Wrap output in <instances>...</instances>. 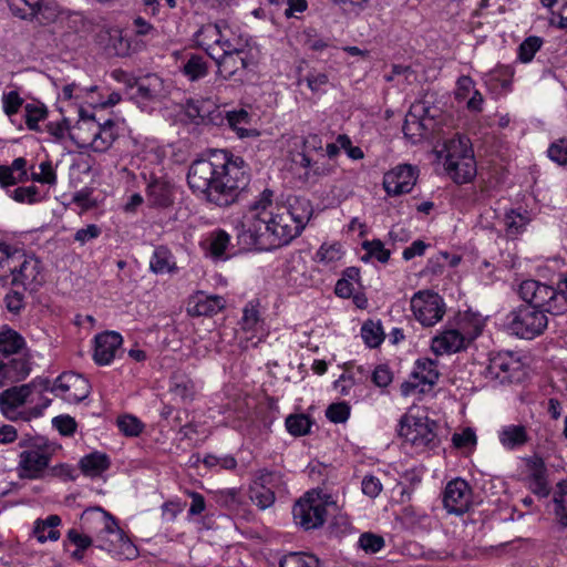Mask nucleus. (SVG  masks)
Returning <instances> with one entry per match:
<instances>
[{"label":"nucleus","instance_id":"42","mask_svg":"<svg viewBox=\"0 0 567 567\" xmlns=\"http://www.w3.org/2000/svg\"><path fill=\"white\" fill-rule=\"evenodd\" d=\"M68 33H95V25L82 13L73 12L65 18Z\"/></svg>","mask_w":567,"mask_h":567},{"label":"nucleus","instance_id":"32","mask_svg":"<svg viewBox=\"0 0 567 567\" xmlns=\"http://www.w3.org/2000/svg\"><path fill=\"white\" fill-rule=\"evenodd\" d=\"M25 348L23 337L16 330L4 328L0 331V352L1 355H16L21 354Z\"/></svg>","mask_w":567,"mask_h":567},{"label":"nucleus","instance_id":"63","mask_svg":"<svg viewBox=\"0 0 567 567\" xmlns=\"http://www.w3.org/2000/svg\"><path fill=\"white\" fill-rule=\"evenodd\" d=\"M372 381L377 386L385 388L392 382V372L384 365H378L372 373Z\"/></svg>","mask_w":567,"mask_h":567},{"label":"nucleus","instance_id":"26","mask_svg":"<svg viewBox=\"0 0 567 567\" xmlns=\"http://www.w3.org/2000/svg\"><path fill=\"white\" fill-rule=\"evenodd\" d=\"M82 125L93 126L95 128L91 142L95 152H104L113 144L115 140L113 133L114 123L111 120L101 125L93 123V118L85 120L82 116V123H78V128L81 130Z\"/></svg>","mask_w":567,"mask_h":567},{"label":"nucleus","instance_id":"44","mask_svg":"<svg viewBox=\"0 0 567 567\" xmlns=\"http://www.w3.org/2000/svg\"><path fill=\"white\" fill-rule=\"evenodd\" d=\"M208 72L207 64L203 56L190 55V58L183 65V73L190 81H197L204 78Z\"/></svg>","mask_w":567,"mask_h":567},{"label":"nucleus","instance_id":"33","mask_svg":"<svg viewBox=\"0 0 567 567\" xmlns=\"http://www.w3.org/2000/svg\"><path fill=\"white\" fill-rule=\"evenodd\" d=\"M111 465L110 458L106 454L94 452L85 455L80 461L82 472L87 476H99L105 472Z\"/></svg>","mask_w":567,"mask_h":567},{"label":"nucleus","instance_id":"55","mask_svg":"<svg viewBox=\"0 0 567 567\" xmlns=\"http://www.w3.org/2000/svg\"><path fill=\"white\" fill-rule=\"evenodd\" d=\"M362 248L367 251L369 257L375 258L378 261L384 264L390 258V250L386 249L383 243L379 239L364 241Z\"/></svg>","mask_w":567,"mask_h":567},{"label":"nucleus","instance_id":"25","mask_svg":"<svg viewBox=\"0 0 567 567\" xmlns=\"http://www.w3.org/2000/svg\"><path fill=\"white\" fill-rule=\"evenodd\" d=\"M100 44L110 58L130 56L144 48V42L140 38H101Z\"/></svg>","mask_w":567,"mask_h":567},{"label":"nucleus","instance_id":"29","mask_svg":"<svg viewBox=\"0 0 567 567\" xmlns=\"http://www.w3.org/2000/svg\"><path fill=\"white\" fill-rule=\"evenodd\" d=\"M225 307V299L220 296H206L198 293L188 306V313L190 316H206L210 317L218 313Z\"/></svg>","mask_w":567,"mask_h":567},{"label":"nucleus","instance_id":"10","mask_svg":"<svg viewBox=\"0 0 567 567\" xmlns=\"http://www.w3.org/2000/svg\"><path fill=\"white\" fill-rule=\"evenodd\" d=\"M37 382L11 386L0 393V411L10 421H30L42 415V408H30L19 411V408L30 402V396Z\"/></svg>","mask_w":567,"mask_h":567},{"label":"nucleus","instance_id":"14","mask_svg":"<svg viewBox=\"0 0 567 567\" xmlns=\"http://www.w3.org/2000/svg\"><path fill=\"white\" fill-rule=\"evenodd\" d=\"M52 392L69 403H79L90 393V385L82 375L70 372L56 378Z\"/></svg>","mask_w":567,"mask_h":567},{"label":"nucleus","instance_id":"20","mask_svg":"<svg viewBox=\"0 0 567 567\" xmlns=\"http://www.w3.org/2000/svg\"><path fill=\"white\" fill-rule=\"evenodd\" d=\"M31 371L27 354L0 355V386L4 382H19L25 379Z\"/></svg>","mask_w":567,"mask_h":567},{"label":"nucleus","instance_id":"1","mask_svg":"<svg viewBox=\"0 0 567 567\" xmlns=\"http://www.w3.org/2000/svg\"><path fill=\"white\" fill-rule=\"evenodd\" d=\"M313 214L311 202L302 196H289L274 204V192L264 189L249 204L238 227L237 238L246 249L272 250L297 238Z\"/></svg>","mask_w":567,"mask_h":567},{"label":"nucleus","instance_id":"39","mask_svg":"<svg viewBox=\"0 0 567 567\" xmlns=\"http://www.w3.org/2000/svg\"><path fill=\"white\" fill-rule=\"evenodd\" d=\"M247 43L243 41V38H217L214 42V50L221 51L220 54H214L216 58L221 59L226 55H234L244 53Z\"/></svg>","mask_w":567,"mask_h":567},{"label":"nucleus","instance_id":"23","mask_svg":"<svg viewBox=\"0 0 567 567\" xmlns=\"http://www.w3.org/2000/svg\"><path fill=\"white\" fill-rule=\"evenodd\" d=\"M520 370V362L509 353H498L491 358L487 373L501 383L512 382Z\"/></svg>","mask_w":567,"mask_h":567},{"label":"nucleus","instance_id":"8","mask_svg":"<svg viewBox=\"0 0 567 567\" xmlns=\"http://www.w3.org/2000/svg\"><path fill=\"white\" fill-rule=\"evenodd\" d=\"M113 76L117 82L124 84L125 94L142 111L150 110L164 92V81L155 73L135 78L122 70H115Z\"/></svg>","mask_w":567,"mask_h":567},{"label":"nucleus","instance_id":"64","mask_svg":"<svg viewBox=\"0 0 567 567\" xmlns=\"http://www.w3.org/2000/svg\"><path fill=\"white\" fill-rule=\"evenodd\" d=\"M53 424L62 435H71L75 432L76 423L69 415H60L53 419Z\"/></svg>","mask_w":567,"mask_h":567},{"label":"nucleus","instance_id":"9","mask_svg":"<svg viewBox=\"0 0 567 567\" xmlns=\"http://www.w3.org/2000/svg\"><path fill=\"white\" fill-rule=\"evenodd\" d=\"M522 299L526 305L519 306L508 315L507 324L514 334L524 339H533L547 328L548 319L545 313L548 311L545 306H537L528 299Z\"/></svg>","mask_w":567,"mask_h":567},{"label":"nucleus","instance_id":"15","mask_svg":"<svg viewBox=\"0 0 567 567\" xmlns=\"http://www.w3.org/2000/svg\"><path fill=\"white\" fill-rule=\"evenodd\" d=\"M429 110L421 103L411 106L405 115L403 133L413 143L426 137L434 126V117L427 115Z\"/></svg>","mask_w":567,"mask_h":567},{"label":"nucleus","instance_id":"6","mask_svg":"<svg viewBox=\"0 0 567 567\" xmlns=\"http://www.w3.org/2000/svg\"><path fill=\"white\" fill-rule=\"evenodd\" d=\"M518 295L537 306H545L550 315H563L567 311V272L559 278L556 287L533 279L524 280Z\"/></svg>","mask_w":567,"mask_h":567},{"label":"nucleus","instance_id":"46","mask_svg":"<svg viewBox=\"0 0 567 567\" xmlns=\"http://www.w3.org/2000/svg\"><path fill=\"white\" fill-rule=\"evenodd\" d=\"M250 499L259 508L266 509L275 502V492L270 487H261L254 483L250 486Z\"/></svg>","mask_w":567,"mask_h":567},{"label":"nucleus","instance_id":"48","mask_svg":"<svg viewBox=\"0 0 567 567\" xmlns=\"http://www.w3.org/2000/svg\"><path fill=\"white\" fill-rule=\"evenodd\" d=\"M542 38H525L519 44L517 53L518 60L523 63H528L533 60L535 53L542 48Z\"/></svg>","mask_w":567,"mask_h":567},{"label":"nucleus","instance_id":"24","mask_svg":"<svg viewBox=\"0 0 567 567\" xmlns=\"http://www.w3.org/2000/svg\"><path fill=\"white\" fill-rule=\"evenodd\" d=\"M146 200L151 207L167 208L174 203V186L164 178H152L146 187Z\"/></svg>","mask_w":567,"mask_h":567},{"label":"nucleus","instance_id":"58","mask_svg":"<svg viewBox=\"0 0 567 567\" xmlns=\"http://www.w3.org/2000/svg\"><path fill=\"white\" fill-rule=\"evenodd\" d=\"M260 322V315L256 306L248 303L243 311L240 326L246 331H255Z\"/></svg>","mask_w":567,"mask_h":567},{"label":"nucleus","instance_id":"61","mask_svg":"<svg viewBox=\"0 0 567 567\" xmlns=\"http://www.w3.org/2000/svg\"><path fill=\"white\" fill-rule=\"evenodd\" d=\"M3 112L8 116H12L18 113L23 104V99L20 97L17 91H10L4 93L2 96Z\"/></svg>","mask_w":567,"mask_h":567},{"label":"nucleus","instance_id":"37","mask_svg":"<svg viewBox=\"0 0 567 567\" xmlns=\"http://www.w3.org/2000/svg\"><path fill=\"white\" fill-rule=\"evenodd\" d=\"M66 539L76 547L71 554V557L75 560H82L84 558V551L91 547L94 542L89 535V532L83 530V533H81L75 528H71L66 533Z\"/></svg>","mask_w":567,"mask_h":567},{"label":"nucleus","instance_id":"41","mask_svg":"<svg viewBox=\"0 0 567 567\" xmlns=\"http://www.w3.org/2000/svg\"><path fill=\"white\" fill-rule=\"evenodd\" d=\"M194 384L193 382L184 374L175 373L171 378L169 391L176 398L185 401L193 396Z\"/></svg>","mask_w":567,"mask_h":567},{"label":"nucleus","instance_id":"49","mask_svg":"<svg viewBox=\"0 0 567 567\" xmlns=\"http://www.w3.org/2000/svg\"><path fill=\"white\" fill-rule=\"evenodd\" d=\"M10 197L21 204H35L41 200L37 186H20L10 193Z\"/></svg>","mask_w":567,"mask_h":567},{"label":"nucleus","instance_id":"19","mask_svg":"<svg viewBox=\"0 0 567 567\" xmlns=\"http://www.w3.org/2000/svg\"><path fill=\"white\" fill-rule=\"evenodd\" d=\"M186 115L197 124L221 125L224 111L210 100H190L186 104Z\"/></svg>","mask_w":567,"mask_h":567},{"label":"nucleus","instance_id":"2","mask_svg":"<svg viewBox=\"0 0 567 567\" xmlns=\"http://www.w3.org/2000/svg\"><path fill=\"white\" fill-rule=\"evenodd\" d=\"M250 181L246 162L226 150L212 151L206 157L192 162L187 184L197 197L218 207L239 200Z\"/></svg>","mask_w":567,"mask_h":567},{"label":"nucleus","instance_id":"28","mask_svg":"<svg viewBox=\"0 0 567 567\" xmlns=\"http://www.w3.org/2000/svg\"><path fill=\"white\" fill-rule=\"evenodd\" d=\"M225 121L240 138L258 137L260 134L256 128L248 127L251 116L244 109L225 112L224 122Z\"/></svg>","mask_w":567,"mask_h":567},{"label":"nucleus","instance_id":"13","mask_svg":"<svg viewBox=\"0 0 567 567\" xmlns=\"http://www.w3.org/2000/svg\"><path fill=\"white\" fill-rule=\"evenodd\" d=\"M411 310L415 319L425 327H432L444 315V303L436 292L417 291L411 299Z\"/></svg>","mask_w":567,"mask_h":567},{"label":"nucleus","instance_id":"7","mask_svg":"<svg viewBox=\"0 0 567 567\" xmlns=\"http://www.w3.org/2000/svg\"><path fill=\"white\" fill-rule=\"evenodd\" d=\"M444 167L449 176L457 184L471 182L476 175V163L470 140L457 136L444 144Z\"/></svg>","mask_w":567,"mask_h":567},{"label":"nucleus","instance_id":"30","mask_svg":"<svg viewBox=\"0 0 567 567\" xmlns=\"http://www.w3.org/2000/svg\"><path fill=\"white\" fill-rule=\"evenodd\" d=\"M10 7L12 12L22 19L35 18L39 22L49 19L47 16L49 8L43 0H13Z\"/></svg>","mask_w":567,"mask_h":567},{"label":"nucleus","instance_id":"38","mask_svg":"<svg viewBox=\"0 0 567 567\" xmlns=\"http://www.w3.org/2000/svg\"><path fill=\"white\" fill-rule=\"evenodd\" d=\"M361 337L369 348L379 347L384 340V332L380 321L367 320L361 328Z\"/></svg>","mask_w":567,"mask_h":567},{"label":"nucleus","instance_id":"35","mask_svg":"<svg viewBox=\"0 0 567 567\" xmlns=\"http://www.w3.org/2000/svg\"><path fill=\"white\" fill-rule=\"evenodd\" d=\"M150 267L155 274L175 272L177 270L173 255L164 246H159L154 250Z\"/></svg>","mask_w":567,"mask_h":567},{"label":"nucleus","instance_id":"50","mask_svg":"<svg viewBox=\"0 0 567 567\" xmlns=\"http://www.w3.org/2000/svg\"><path fill=\"white\" fill-rule=\"evenodd\" d=\"M341 245L338 243L330 245L323 244L316 254V260L326 265L334 262L341 259Z\"/></svg>","mask_w":567,"mask_h":567},{"label":"nucleus","instance_id":"5","mask_svg":"<svg viewBox=\"0 0 567 567\" xmlns=\"http://www.w3.org/2000/svg\"><path fill=\"white\" fill-rule=\"evenodd\" d=\"M23 451L19 455L18 473L20 478L39 480L44 477L52 456L59 446L44 436L24 435L19 441Z\"/></svg>","mask_w":567,"mask_h":567},{"label":"nucleus","instance_id":"60","mask_svg":"<svg viewBox=\"0 0 567 567\" xmlns=\"http://www.w3.org/2000/svg\"><path fill=\"white\" fill-rule=\"evenodd\" d=\"M548 157L559 164L567 165V138H561L548 147Z\"/></svg>","mask_w":567,"mask_h":567},{"label":"nucleus","instance_id":"56","mask_svg":"<svg viewBox=\"0 0 567 567\" xmlns=\"http://www.w3.org/2000/svg\"><path fill=\"white\" fill-rule=\"evenodd\" d=\"M326 416L333 423H343L350 416V406L347 402L332 403L328 406Z\"/></svg>","mask_w":567,"mask_h":567},{"label":"nucleus","instance_id":"21","mask_svg":"<svg viewBox=\"0 0 567 567\" xmlns=\"http://www.w3.org/2000/svg\"><path fill=\"white\" fill-rule=\"evenodd\" d=\"M123 343L118 332L105 331L95 337L93 359L99 365L110 364Z\"/></svg>","mask_w":567,"mask_h":567},{"label":"nucleus","instance_id":"52","mask_svg":"<svg viewBox=\"0 0 567 567\" xmlns=\"http://www.w3.org/2000/svg\"><path fill=\"white\" fill-rule=\"evenodd\" d=\"M117 426L126 436H137L142 433L143 423L133 415H123L117 419Z\"/></svg>","mask_w":567,"mask_h":567},{"label":"nucleus","instance_id":"40","mask_svg":"<svg viewBox=\"0 0 567 567\" xmlns=\"http://www.w3.org/2000/svg\"><path fill=\"white\" fill-rule=\"evenodd\" d=\"M529 220L527 212L522 213L515 209L507 212L504 217L507 234L511 236L520 234Z\"/></svg>","mask_w":567,"mask_h":567},{"label":"nucleus","instance_id":"17","mask_svg":"<svg viewBox=\"0 0 567 567\" xmlns=\"http://www.w3.org/2000/svg\"><path fill=\"white\" fill-rule=\"evenodd\" d=\"M415 182V167L409 164H401L384 174L383 187L388 195L398 196L410 193Z\"/></svg>","mask_w":567,"mask_h":567},{"label":"nucleus","instance_id":"43","mask_svg":"<svg viewBox=\"0 0 567 567\" xmlns=\"http://www.w3.org/2000/svg\"><path fill=\"white\" fill-rule=\"evenodd\" d=\"M286 429L293 436H302L310 432L312 421L306 414H290L286 419Z\"/></svg>","mask_w":567,"mask_h":567},{"label":"nucleus","instance_id":"22","mask_svg":"<svg viewBox=\"0 0 567 567\" xmlns=\"http://www.w3.org/2000/svg\"><path fill=\"white\" fill-rule=\"evenodd\" d=\"M439 377L440 373L437 371V364L434 360L429 358L419 359L415 362L414 370L411 374V378L417 380L419 383H414L412 381L404 382L401 385L402 394H411L420 383L434 385L437 382Z\"/></svg>","mask_w":567,"mask_h":567},{"label":"nucleus","instance_id":"45","mask_svg":"<svg viewBox=\"0 0 567 567\" xmlns=\"http://www.w3.org/2000/svg\"><path fill=\"white\" fill-rule=\"evenodd\" d=\"M230 243V236L223 229L213 231L209 236V252L214 258H223Z\"/></svg>","mask_w":567,"mask_h":567},{"label":"nucleus","instance_id":"4","mask_svg":"<svg viewBox=\"0 0 567 567\" xmlns=\"http://www.w3.org/2000/svg\"><path fill=\"white\" fill-rule=\"evenodd\" d=\"M0 280L12 286L22 287L24 290L35 291L43 284L41 261L22 252L0 255Z\"/></svg>","mask_w":567,"mask_h":567},{"label":"nucleus","instance_id":"59","mask_svg":"<svg viewBox=\"0 0 567 567\" xmlns=\"http://www.w3.org/2000/svg\"><path fill=\"white\" fill-rule=\"evenodd\" d=\"M452 443L457 449H473L476 445V434L473 429L466 427L461 433H454Z\"/></svg>","mask_w":567,"mask_h":567},{"label":"nucleus","instance_id":"27","mask_svg":"<svg viewBox=\"0 0 567 567\" xmlns=\"http://www.w3.org/2000/svg\"><path fill=\"white\" fill-rule=\"evenodd\" d=\"M292 162L296 165H299L300 167L308 169L305 172L303 175L305 181L307 182H316V178L330 176L336 171L334 165L328 162H312V159L306 153H297L293 156Z\"/></svg>","mask_w":567,"mask_h":567},{"label":"nucleus","instance_id":"11","mask_svg":"<svg viewBox=\"0 0 567 567\" xmlns=\"http://www.w3.org/2000/svg\"><path fill=\"white\" fill-rule=\"evenodd\" d=\"M436 423L427 417L403 415L399 424V435L420 450L433 449L439 444Z\"/></svg>","mask_w":567,"mask_h":567},{"label":"nucleus","instance_id":"47","mask_svg":"<svg viewBox=\"0 0 567 567\" xmlns=\"http://www.w3.org/2000/svg\"><path fill=\"white\" fill-rule=\"evenodd\" d=\"M25 111V124L31 131H39V122L47 117V107L41 104L28 103L24 106Z\"/></svg>","mask_w":567,"mask_h":567},{"label":"nucleus","instance_id":"31","mask_svg":"<svg viewBox=\"0 0 567 567\" xmlns=\"http://www.w3.org/2000/svg\"><path fill=\"white\" fill-rule=\"evenodd\" d=\"M501 444L507 450H515L525 445L528 440V433L524 425H506L498 433Z\"/></svg>","mask_w":567,"mask_h":567},{"label":"nucleus","instance_id":"3","mask_svg":"<svg viewBox=\"0 0 567 567\" xmlns=\"http://www.w3.org/2000/svg\"><path fill=\"white\" fill-rule=\"evenodd\" d=\"M82 530L95 534L96 547L123 559H134L138 550L122 528L116 518L100 506L90 507L81 515Z\"/></svg>","mask_w":567,"mask_h":567},{"label":"nucleus","instance_id":"54","mask_svg":"<svg viewBox=\"0 0 567 567\" xmlns=\"http://www.w3.org/2000/svg\"><path fill=\"white\" fill-rule=\"evenodd\" d=\"M513 75L514 71L511 66H499L486 74L485 82L487 84L499 83L503 89H508Z\"/></svg>","mask_w":567,"mask_h":567},{"label":"nucleus","instance_id":"53","mask_svg":"<svg viewBox=\"0 0 567 567\" xmlns=\"http://www.w3.org/2000/svg\"><path fill=\"white\" fill-rule=\"evenodd\" d=\"M254 483L261 487H270L274 491L275 487L282 484V475L279 472L262 468L256 473Z\"/></svg>","mask_w":567,"mask_h":567},{"label":"nucleus","instance_id":"57","mask_svg":"<svg viewBox=\"0 0 567 567\" xmlns=\"http://www.w3.org/2000/svg\"><path fill=\"white\" fill-rule=\"evenodd\" d=\"M359 545L365 553L375 554L383 548L384 539L380 535L364 533L359 538Z\"/></svg>","mask_w":567,"mask_h":567},{"label":"nucleus","instance_id":"34","mask_svg":"<svg viewBox=\"0 0 567 567\" xmlns=\"http://www.w3.org/2000/svg\"><path fill=\"white\" fill-rule=\"evenodd\" d=\"M61 524V518L58 515H50L44 520H37L33 534L40 543L47 540H58L60 538V532L56 527Z\"/></svg>","mask_w":567,"mask_h":567},{"label":"nucleus","instance_id":"51","mask_svg":"<svg viewBox=\"0 0 567 567\" xmlns=\"http://www.w3.org/2000/svg\"><path fill=\"white\" fill-rule=\"evenodd\" d=\"M220 60L219 72L225 73V79L230 78L239 68H246V61L243 56V53L226 56L224 55V58Z\"/></svg>","mask_w":567,"mask_h":567},{"label":"nucleus","instance_id":"36","mask_svg":"<svg viewBox=\"0 0 567 567\" xmlns=\"http://www.w3.org/2000/svg\"><path fill=\"white\" fill-rule=\"evenodd\" d=\"M279 567H321L317 556L305 551H291L279 561Z\"/></svg>","mask_w":567,"mask_h":567},{"label":"nucleus","instance_id":"12","mask_svg":"<svg viewBox=\"0 0 567 567\" xmlns=\"http://www.w3.org/2000/svg\"><path fill=\"white\" fill-rule=\"evenodd\" d=\"M292 514L296 524L306 530L315 529L326 522V504L320 499L319 494L307 493L295 504Z\"/></svg>","mask_w":567,"mask_h":567},{"label":"nucleus","instance_id":"16","mask_svg":"<svg viewBox=\"0 0 567 567\" xmlns=\"http://www.w3.org/2000/svg\"><path fill=\"white\" fill-rule=\"evenodd\" d=\"M471 496V487L465 480H452L443 494L444 507L450 514L462 515L470 508Z\"/></svg>","mask_w":567,"mask_h":567},{"label":"nucleus","instance_id":"18","mask_svg":"<svg viewBox=\"0 0 567 567\" xmlns=\"http://www.w3.org/2000/svg\"><path fill=\"white\" fill-rule=\"evenodd\" d=\"M480 333L481 331L477 329L472 336L465 334L461 328L445 329L433 338L431 347L436 354L458 352L465 348L466 342L471 341Z\"/></svg>","mask_w":567,"mask_h":567},{"label":"nucleus","instance_id":"62","mask_svg":"<svg viewBox=\"0 0 567 567\" xmlns=\"http://www.w3.org/2000/svg\"><path fill=\"white\" fill-rule=\"evenodd\" d=\"M382 491V484L375 476L368 475L362 480V492L371 498H375Z\"/></svg>","mask_w":567,"mask_h":567}]
</instances>
